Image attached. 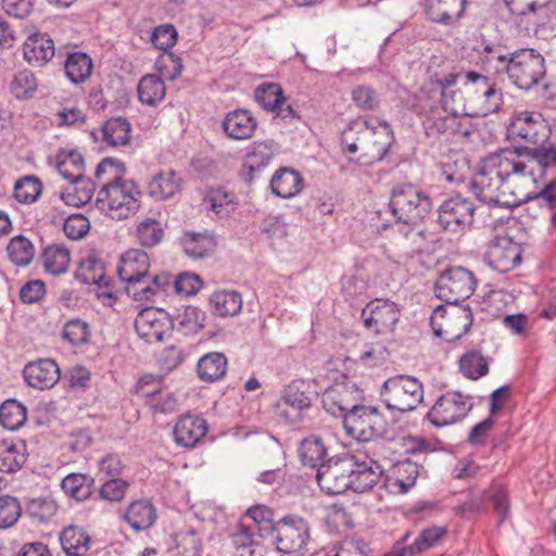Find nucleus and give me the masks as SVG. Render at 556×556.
Segmentation results:
<instances>
[{"label":"nucleus","mask_w":556,"mask_h":556,"mask_svg":"<svg viewBox=\"0 0 556 556\" xmlns=\"http://www.w3.org/2000/svg\"><path fill=\"white\" fill-rule=\"evenodd\" d=\"M132 235L140 245L153 248L162 242L165 228L160 219L143 217L136 223Z\"/></svg>","instance_id":"nucleus-37"},{"label":"nucleus","mask_w":556,"mask_h":556,"mask_svg":"<svg viewBox=\"0 0 556 556\" xmlns=\"http://www.w3.org/2000/svg\"><path fill=\"white\" fill-rule=\"evenodd\" d=\"M473 203L460 197L445 200L440 206L439 223L446 230H456L462 225L472 222Z\"/></svg>","instance_id":"nucleus-21"},{"label":"nucleus","mask_w":556,"mask_h":556,"mask_svg":"<svg viewBox=\"0 0 556 556\" xmlns=\"http://www.w3.org/2000/svg\"><path fill=\"white\" fill-rule=\"evenodd\" d=\"M149 377H143L138 383V393L149 399L150 406L160 413H170L176 408V399L170 393H164L159 384L152 390H144V384H148Z\"/></svg>","instance_id":"nucleus-46"},{"label":"nucleus","mask_w":556,"mask_h":556,"mask_svg":"<svg viewBox=\"0 0 556 556\" xmlns=\"http://www.w3.org/2000/svg\"><path fill=\"white\" fill-rule=\"evenodd\" d=\"M508 136L527 143H545L551 135L546 121L535 113L528 111L514 114L507 128Z\"/></svg>","instance_id":"nucleus-17"},{"label":"nucleus","mask_w":556,"mask_h":556,"mask_svg":"<svg viewBox=\"0 0 556 556\" xmlns=\"http://www.w3.org/2000/svg\"><path fill=\"white\" fill-rule=\"evenodd\" d=\"M477 280L473 274L460 266L450 267L441 273L434 285L435 295L446 303L457 304L469 299L475 292Z\"/></svg>","instance_id":"nucleus-10"},{"label":"nucleus","mask_w":556,"mask_h":556,"mask_svg":"<svg viewBox=\"0 0 556 556\" xmlns=\"http://www.w3.org/2000/svg\"><path fill=\"white\" fill-rule=\"evenodd\" d=\"M75 277L84 285H93L100 288L109 282L102 261L94 255H88L80 261Z\"/></svg>","instance_id":"nucleus-38"},{"label":"nucleus","mask_w":556,"mask_h":556,"mask_svg":"<svg viewBox=\"0 0 556 556\" xmlns=\"http://www.w3.org/2000/svg\"><path fill=\"white\" fill-rule=\"evenodd\" d=\"M27 419L26 407L16 400H8L0 406V424L8 430H17Z\"/></svg>","instance_id":"nucleus-52"},{"label":"nucleus","mask_w":556,"mask_h":556,"mask_svg":"<svg viewBox=\"0 0 556 556\" xmlns=\"http://www.w3.org/2000/svg\"><path fill=\"white\" fill-rule=\"evenodd\" d=\"M71 185L60 192V199L66 205L80 206L88 203L93 194V187L84 178L79 181H70Z\"/></svg>","instance_id":"nucleus-50"},{"label":"nucleus","mask_w":556,"mask_h":556,"mask_svg":"<svg viewBox=\"0 0 556 556\" xmlns=\"http://www.w3.org/2000/svg\"><path fill=\"white\" fill-rule=\"evenodd\" d=\"M471 408L468 399L457 392L443 394L428 413L431 424L444 427L463 420Z\"/></svg>","instance_id":"nucleus-18"},{"label":"nucleus","mask_w":556,"mask_h":556,"mask_svg":"<svg viewBox=\"0 0 556 556\" xmlns=\"http://www.w3.org/2000/svg\"><path fill=\"white\" fill-rule=\"evenodd\" d=\"M486 257L496 270L506 273L521 261V248L508 237H497L489 245Z\"/></svg>","instance_id":"nucleus-20"},{"label":"nucleus","mask_w":556,"mask_h":556,"mask_svg":"<svg viewBox=\"0 0 556 556\" xmlns=\"http://www.w3.org/2000/svg\"><path fill=\"white\" fill-rule=\"evenodd\" d=\"M174 328L170 316L163 309L147 307L135 319V330L147 343H160L172 333Z\"/></svg>","instance_id":"nucleus-16"},{"label":"nucleus","mask_w":556,"mask_h":556,"mask_svg":"<svg viewBox=\"0 0 556 556\" xmlns=\"http://www.w3.org/2000/svg\"><path fill=\"white\" fill-rule=\"evenodd\" d=\"M93 479L84 473H70L62 481V490L66 495L76 500L85 501L92 493Z\"/></svg>","instance_id":"nucleus-49"},{"label":"nucleus","mask_w":556,"mask_h":556,"mask_svg":"<svg viewBox=\"0 0 556 556\" xmlns=\"http://www.w3.org/2000/svg\"><path fill=\"white\" fill-rule=\"evenodd\" d=\"M279 154V144L274 140L255 141L245 155L243 168L250 178L265 168Z\"/></svg>","instance_id":"nucleus-30"},{"label":"nucleus","mask_w":556,"mask_h":556,"mask_svg":"<svg viewBox=\"0 0 556 556\" xmlns=\"http://www.w3.org/2000/svg\"><path fill=\"white\" fill-rule=\"evenodd\" d=\"M381 399L388 409L412 412L422 402L424 388L421 382L412 376H394L384 381Z\"/></svg>","instance_id":"nucleus-7"},{"label":"nucleus","mask_w":556,"mask_h":556,"mask_svg":"<svg viewBox=\"0 0 556 556\" xmlns=\"http://www.w3.org/2000/svg\"><path fill=\"white\" fill-rule=\"evenodd\" d=\"M64 68L67 78L74 84H79L91 75L92 60L84 52H73L67 55Z\"/></svg>","instance_id":"nucleus-45"},{"label":"nucleus","mask_w":556,"mask_h":556,"mask_svg":"<svg viewBox=\"0 0 556 556\" xmlns=\"http://www.w3.org/2000/svg\"><path fill=\"white\" fill-rule=\"evenodd\" d=\"M26 462V446L23 442L0 441V471L15 472Z\"/></svg>","instance_id":"nucleus-41"},{"label":"nucleus","mask_w":556,"mask_h":556,"mask_svg":"<svg viewBox=\"0 0 556 556\" xmlns=\"http://www.w3.org/2000/svg\"><path fill=\"white\" fill-rule=\"evenodd\" d=\"M390 207L399 222L417 225L430 213L432 202L429 195L417 187L403 185L393 190Z\"/></svg>","instance_id":"nucleus-8"},{"label":"nucleus","mask_w":556,"mask_h":556,"mask_svg":"<svg viewBox=\"0 0 556 556\" xmlns=\"http://www.w3.org/2000/svg\"><path fill=\"white\" fill-rule=\"evenodd\" d=\"M418 476V465L410 460H404L396 464L392 472L387 476L386 486L392 494H405L415 485Z\"/></svg>","instance_id":"nucleus-29"},{"label":"nucleus","mask_w":556,"mask_h":556,"mask_svg":"<svg viewBox=\"0 0 556 556\" xmlns=\"http://www.w3.org/2000/svg\"><path fill=\"white\" fill-rule=\"evenodd\" d=\"M205 321L206 315L204 311L195 306H187L180 315L179 328L186 334H193L204 328Z\"/></svg>","instance_id":"nucleus-61"},{"label":"nucleus","mask_w":556,"mask_h":556,"mask_svg":"<svg viewBox=\"0 0 556 556\" xmlns=\"http://www.w3.org/2000/svg\"><path fill=\"white\" fill-rule=\"evenodd\" d=\"M465 4V0H427L426 12L433 22L448 24L462 16Z\"/></svg>","instance_id":"nucleus-36"},{"label":"nucleus","mask_w":556,"mask_h":556,"mask_svg":"<svg viewBox=\"0 0 556 556\" xmlns=\"http://www.w3.org/2000/svg\"><path fill=\"white\" fill-rule=\"evenodd\" d=\"M535 148H506L489 153L481 161L472 180L484 177L506 179L504 189L510 201L523 200L535 191V179L546 168L556 165V146L544 143Z\"/></svg>","instance_id":"nucleus-1"},{"label":"nucleus","mask_w":556,"mask_h":556,"mask_svg":"<svg viewBox=\"0 0 556 556\" xmlns=\"http://www.w3.org/2000/svg\"><path fill=\"white\" fill-rule=\"evenodd\" d=\"M466 77L465 93L468 108L465 106L463 113L485 116L495 112L500 106L501 97L494 85L485 76L475 72L467 73Z\"/></svg>","instance_id":"nucleus-9"},{"label":"nucleus","mask_w":556,"mask_h":556,"mask_svg":"<svg viewBox=\"0 0 556 556\" xmlns=\"http://www.w3.org/2000/svg\"><path fill=\"white\" fill-rule=\"evenodd\" d=\"M255 99L266 111L275 112L277 116L287 118L294 115L290 105L283 109L286 98L282 88L278 84H261L255 90Z\"/></svg>","instance_id":"nucleus-26"},{"label":"nucleus","mask_w":556,"mask_h":556,"mask_svg":"<svg viewBox=\"0 0 556 556\" xmlns=\"http://www.w3.org/2000/svg\"><path fill=\"white\" fill-rule=\"evenodd\" d=\"M24 379L35 389H50L60 379V368L58 364L50 358L39 359L26 365L24 368Z\"/></svg>","instance_id":"nucleus-23"},{"label":"nucleus","mask_w":556,"mask_h":556,"mask_svg":"<svg viewBox=\"0 0 556 556\" xmlns=\"http://www.w3.org/2000/svg\"><path fill=\"white\" fill-rule=\"evenodd\" d=\"M269 186L276 197L291 199L303 190L304 179L300 172L290 167H280L274 173Z\"/></svg>","instance_id":"nucleus-25"},{"label":"nucleus","mask_w":556,"mask_h":556,"mask_svg":"<svg viewBox=\"0 0 556 556\" xmlns=\"http://www.w3.org/2000/svg\"><path fill=\"white\" fill-rule=\"evenodd\" d=\"M459 370L468 379L478 380L489 372L486 358L478 351H469L459 359Z\"/></svg>","instance_id":"nucleus-51"},{"label":"nucleus","mask_w":556,"mask_h":556,"mask_svg":"<svg viewBox=\"0 0 556 556\" xmlns=\"http://www.w3.org/2000/svg\"><path fill=\"white\" fill-rule=\"evenodd\" d=\"M506 72L516 86L521 89H530L545 74L544 58L533 49H521L513 53Z\"/></svg>","instance_id":"nucleus-11"},{"label":"nucleus","mask_w":556,"mask_h":556,"mask_svg":"<svg viewBox=\"0 0 556 556\" xmlns=\"http://www.w3.org/2000/svg\"><path fill=\"white\" fill-rule=\"evenodd\" d=\"M90 325L80 318L67 320L61 330V339L63 343L74 350H80L86 346L90 342Z\"/></svg>","instance_id":"nucleus-40"},{"label":"nucleus","mask_w":556,"mask_h":556,"mask_svg":"<svg viewBox=\"0 0 556 556\" xmlns=\"http://www.w3.org/2000/svg\"><path fill=\"white\" fill-rule=\"evenodd\" d=\"M55 168L68 181L84 178L85 161L76 149H61L55 155Z\"/></svg>","instance_id":"nucleus-33"},{"label":"nucleus","mask_w":556,"mask_h":556,"mask_svg":"<svg viewBox=\"0 0 556 556\" xmlns=\"http://www.w3.org/2000/svg\"><path fill=\"white\" fill-rule=\"evenodd\" d=\"M506 179H495L491 177H484L480 180H470V185L475 190V193L480 201L488 204H496L505 207H516L536 199L542 205L553 210L556 207V180H552L549 184L540 187V179H535V191L523 200L510 201L506 195L504 185Z\"/></svg>","instance_id":"nucleus-5"},{"label":"nucleus","mask_w":556,"mask_h":556,"mask_svg":"<svg viewBox=\"0 0 556 556\" xmlns=\"http://www.w3.org/2000/svg\"><path fill=\"white\" fill-rule=\"evenodd\" d=\"M205 419L198 416L185 415L174 427V438L178 445L184 447L194 446L206 433Z\"/></svg>","instance_id":"nucleus-28"},{"label":"nucleus","mask_w":556,"mask_h":556,"mask_svg":"<svg viewBox=\"0 0 556 556\" xmlns=\"http://www.w3.org/2000/svg\"><path fill=\"white\" fill-rule=\"evenodd\" d=\"M130 124L122 118H111L102 127L103 140L111 147H123L130 141Z\"/></svg>","instance_id":"nucleus-47"},{"label":"nucleus","mask_w":556,"mask_h":556,"mask_svg":"<svg viewBox=\"0 0 556 556\" xmlns=\"http://www.w3.org/2000/svg\"><path fill=\"white\" fill-rule=\"evenodd\" d=\"M42 186L38 178L25 176L18 179L14 185V198L24 204H30L37 201L41 194Z\"/></svg>","instance_id":"nucleus-57"},{"label":"nucleus","mask_w":556,"mask_h":556,"mask_svg":"<svg viewBox=\"0 0 556 556\" xmlns=\"http://www.w3.org/2000/svg\"><path fill=\"white\" fill-rule=\"evenodd\" d=\"M473 321L472 311L468 305L445 304L439 305L430 317L433 333L453 342L464 337Z\"/></svg>","instance_id":"nucleus-6"},{"label":"nucleus","mask_w":556,"mask_h":556,"mask_svg":"<svg viewBox=\"0 0 556 556\" xmlns=\"http://www.w3.org/2000/svg\"><path fill=\"white\" fill-rule=\"evenodd\" d=\"M37 89V80L29 71L18 72L11 83V91L17 99L30 97Z\"/></svg>","instance_id":"nucleus-62"},{"label":"nucleus","mask_w":556,"mask_h":556,"mask_svg":"<svg viewBox=\"0 0 556 556\" xmlns=\"http://www.w3.org/2000/svg\"><path fill=\"white\" fill-rule=\"evenodd\" d=\"M401 318V307L388 299H374L362 311L365 328L376 336H391Z\"/></svg>","instance_id":"nucleus-14"},{"label":"nucleus","mask_w":556,"mask_h":556,"mask_svg":"<svg viewBox=\"0 0 556 556\" xmlns=\"http://www.w3.org/2000/svg\"><path fill=\"white\" fill-rule=\"evenodd\" d=\"M380 476L381 471L376 462L372 459L358 462L355 458V468H353V473L350 477L351 486H349V490L359 493L366 492L377 484Z\"/></svg>","instance_id":"nucleus-34"},{"label":"nucleus","mask_w":556,"mask_h":556,"mask_svg":"<svg viewBox=\"0 0 556 556\" xmlns=\"http://www.w3.org/2000/svg\"><path fill=\"white\" fill-rule=\"evenodd\" d=\"M450 67L447 61L433 58L428 66L429 81L420 91L422 126L429 137L445 134L451 126L452 118L446 108L441 105L442 99L445 98V90L457 79V75Z\"/></svg>","instance_id":"nucleus-4"},{"label":"nucleus","mask_w":556,"mask_h":556,"mask_svg":"<svg viewBox=\"0 0 556 556\" xmlns=\"http://www.w3.org/2000/svg\"><path fill=\"white\" fill-rule=\"evenodd\" d=\"M536 29H549L556 31V0H547L536 7L529 20Z\"/></svg>","instance_id":"nucleus-59"},{"label":"nucleus","mask_w":556,"mask_h":556,"mask_svg":"<svg viewBox=\"0 0 556 556\" xmlns=\"http://www.w3.org/2000/svg\"><path fill=\"white\" fill-rule=\"evenodd\" d=\"M7 252L10 261L16 266H26L35 256V247L28 238L20 235L10 240Z\"/></svg>","instance_id":"nucleus-53"},{"label":"nucleus","mask_w":556,"mask_h":556,"mask_svg":"<svg viewBox=\"0 0 556 556\" xmlns=\"http://www.w3.org/2000/svg\"><path fill=\"white\" fill-rule=\"evenodd\" d=\"M71 255L67 248L60 244L49 245L42 253V263L47 271L60 275L67 270Z\"/></svg>","instance_id":"nucleus-48"},{"label":"nucleus","mask_w":556,"mask_h":556,"mask_svg":"<svg viewBox=\"0 0 556 556\" xmlns=\"http://www.w3.org/2000/svg\"><path fill=\"white\" fill-rule=\"evenodd\" d=\"M63 551L68 556H84L89 548V535L76 526L65 528L60 535Z\"/></svg>","instance_id":"nucleus-43"},{"label":"nucleus","mask_w":556,"mask_h":556,"mask_svg":"<svg viewBox=\"0 0 556 556\" xmlns=\"http://www.w3.org/2000/svg\"><path fill=\"white\" fill-rule=\"evenodd\" d=\"M446 533L447 529L445 527H431L425 529L415 539L413 545L395 547L386 556H414L417 552L420 553L433 547Z\"/></svg>","instance_id":"nucleus-35"},{"label":"nucleus","mask_w":556,"mask_h":556,"mask_svg":"<svg viewBox=\"0 0 556 556\" xmlns=\"http://www.w3.org/2000/svg\"><path fill=\"white\" fill-rule=\"evenodd\" d=\"M442 177L450 184H463L471 177L469 162L462 157L457 160H446L442 163Z\"/></svg>","instance_id":"nucleus-56"},{"label":"nucleus","mask_w":556,"mask_h":556,"mask_svg":"<svg viewBox=\"0 0 556 556\" xmlns=\"http://www.w3.org/2000/svg\"><path fill=\"white\" fill-rule=\"evenodd\" d=\"M155 68L164 78L172 80L180 75L182 62L178 55L164 52L156 59Z\"/></svg>","instance_id":"nucleus-64"},{"label":"nucleus","mask_w":556,"mask_h":556,"mask_svg":"<svg viewBox=\"0 0 556 556\" xmlns=\"http://www.w3.org/2000/svg\"><path fill=\"white\" fill-rule=\"evenodd\" d=\"M306 389L307 386L304 381H293L286 388L277 403V409L280 414L286 415L290 422L300 420L301 412L311 406V397Z\"/></svg>","instance_id":"nucleus-22"},{"label":"nucleus","mask_w":556,"mask_h":556,"mask_svg":"<svg viewBox=\"0 0 556 556\" xmlns=\"http://www.w3.org/2000/svg\"><path fill=\"white\" fill-rule=\"evenodd\" d=\"M182 178L173 169H162L154 174L147 187L150 198L155 201H167L180 192Z\"/></svg>","instance_id":"nucleus-24"},{"label":"nucleus","mask_w":556,"mask_h":556,"mask_svg":"<svg viewBox=\"0 0 556 556\" xmlns=\"http://www.w3.org/2000/svg\"><path fill=\"white\" fill-rule=\"evenodd\" d=\"M299 453L303 464L316 467L325 458L327 448L320 438L311 435L302 441Z\"/></svg>","instance_id":"nucleus-54"},{"label":"nucleus","mask_w":556,"mask_h":556,"mask_svg":"<svg viewBox=\"0 0 556 556\" xmlns=\"http://www.w3.org/2000/svg\"><path fill=\"white\" fill-rule=\"evenodd\" d=\"M170 282V275L162 273L155 275L149 285H146L142 281V285L139 288H128V294L136 301H150L159 291L164 290L165 287L169 286Z\"/></svg>","instance_id":"nucleus-55"},{"label":"nucleus","mask_w":556,"mask_h":556,"mask_svg":"<svg viewBox=\"0 0 556 556\" xmlns=\"http://www.w3.org/2000/svg\"><path fill=\"white\" fill-rule=\"evenodd\" d=\"M394 140L391 126L387 122L377 125L368 117H356L344 128L341 146L352 161L367 166L381 161Z\"/></svg>","instance_id":"nucleus-3"},{"label":"nucleus","mask_w":556,"mask_h":556,"mask_svg":"<svg viewBox=\"0 0 556 556\" xmlns=\"http://www.w3.org/2000/svg\"><path fill=\"white\" fill-rule=\"evenodd\" d=\"M242 309V296L235 290H219L211 298V313L218 317H232Z\"/></svg>","instance_id":"nucleus-39"},{"label":"nucleus","mask_w":556,"mask_h":556,"mask_svg":"<svg viewBox=\"0 0 556 556\" xmlns=\"http://www.w3.org/2000/svg\"><path fill=\"white\" fill-rule=\"evenodd\" d=\"M137 91L139 101L150 106L161 103L166 94L164 81L155 74H147L141 77Z\"/></svg>","instance_id":"nucleus-42"},{"label":"nucleus","mask_w":556,"mask_h":556,"mask_svg":"<svg viewBox=\"0 0 556 556\" xmlns=\"http://www.w3.org/2000/svg\"><path fill=\"white\" fill-rule=\"evenodd\" d=\"M343 424L353 439L364 442L380 437L387 428L384 416L376 407L370 406H356L345 415Z\"/></svg>","instance_id":"nucleus-12"},{"label":"nucleus","mask_w":556,"mask_h":556,"mask_svg":"<svg viewBox=\"0 0 556 556\" xmlns=\"http://www.w3.org/2000/svg\"><path fill=\"white\" fill-rule=\"evenodd\" d=\"M124 172V165L111 157L102 160L94 172L96 178L103 180L94 206L111 219H126L140 208L141 192L132 180L123 177Z\"/></svg>","instance_id":"nucleus-2"},{"label":"nucleus","mask_w":556,"mask_h":556,"mask_svg":"<svg viewBox=\"0 0 556 556\" xmlns=\"http://www.w3.org/2000/svg\"><path fill=\"white\" fill-rule=\"evenodd\" d=\"M24 59L33 65H43L54 55L52 39L41 33L31 34L23 45Z\"/></svg>","instance_id":"nucleus-31"},{"label":"nucleus","mask_w":556,"mask_h":556,"mask_svg":"<svg viewBox=\"0 0 556 556\" xmlns=\"http://www.w3.org/2000/svg\"><path fill=\"white\" fill-rule=\"evenodd\" d=\"M276 533V548L289 555H303L311 541L307 522L295 516L280 519L274 528Z\"/></svg>","instance_id":"nucleus-13"},{"label":"nucleus","mask_w":556,"mask_h":556,"mask_svg":"<svg viewBox=\"0 0 556 556\" xmlns=\"http://www.w3.org/2000/svg\"><path fill=\"white\" fill-rule=\"evenodd\" d=\"M178 31L172 24H162L151 33V43L157 50L168 52L177 42Z\"/></svg>","instance_id":"nucleus-60"},{"label":"nucleus","mask_w":556,"mask_h":556,"mask_svg":"<svg viewBox=\"0 0 556 556\" xmlns=\"http://www.w3.org/2000/svg\"><path fill=\"white\" fill-rule=\"evenodd\" d=\"M323 406L332 415L351 412L356 407V399L346 384H336L328 388L321 397Z\"/></svg>","instance_id":"nucleus-32"},{"label":"nucleus","mask_w":556,"mask_h":556,"mask_svg":"<svg viewBox=\"0 0 556 556\" xmlns=\"http://www.w3.org/2000/svg\"><path fill=\"white\" fill-rule=\"evenodd\" d=\"M125 518L132 529L146 530L154 523L156 511L149 501H136L129 505Z\"/></svg>","instance_id":"nucleus-44"},{"label":"nucleus","mask_w":556,"mask_h":556,"mask_svg":"<svg viewBox=\"0 0 556 556\" xmlns=\"http://www.w3.org/2000/svg\"><path fill=\"white\" fill-rule=\"evenodd\" d=\"M150 268V257L147 252L140 249H129L122 254L117 266L119 278L127 283L128 288H139Z\"/></svg>","instance_id":"nucleus-19"},{"label":"nucleus","mask_w":556,"mask_h":556,"mask_svg":"<svg viewBox=\"0 0 556 556\" xmlns=\"http://www.w3.org/2000/svg\"><path fill=\"white\" fill-rule=\"evenodd\" d=\"M236 210L233 195L228 193L224 188L211 190V211L217 216H228Z\"/></svg>","instance_id":"nucleus-63"},{"label":"nucleus","mask_w":556,"mask_h":556,"mask_svg":"<svg viewBox=\"0 0 556 556\" xmlns=\"http://www.w3.org/2000/svg\"><path fill=\"white\" fill-rule=\"evenodd\" d=\"M355 468V456L331 458L321 464L317 470L318 485L327 494H341L351 486V473Z\"/></svg>","instance_id":"nucleus-15"},{"label":"nucleus","mask_w":556,"mask_h":556,"mask_svg":"<svg viewBox=\"0 0 556 556\" xmlns=\"http://www.w3.org/2000/svg\"><path fill=\"white\" fill-rule=\"evenodd\" d=\"M257 127L256 118L248 110L229 112L223 121V129L229 138L236 140L250 139Z\"/></svg>","instance_id":"nucleus-27"},{"label":"nucleus","mask_w":556,"mask_h":556,"mask_svg":"<svg viewBox=\"0 0 556 556\" xmlns=\"http://www.w3.org/2000/svg\"><path fill=\"white\" fill-rule=\"evenodd\" d=\"M354 105L363 112L376 111L380 105V97L375 88L368 85H358L351 91Z\"/></svg>","instance_id":"nucleus-58"}]
</instances>
